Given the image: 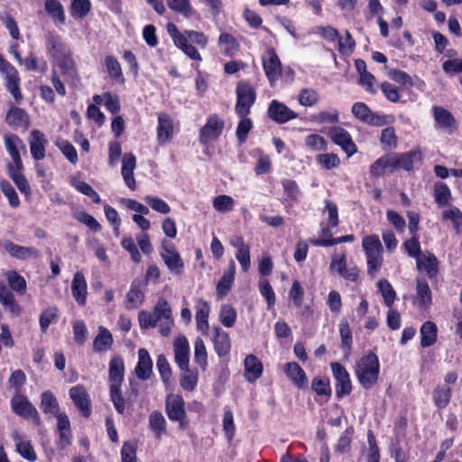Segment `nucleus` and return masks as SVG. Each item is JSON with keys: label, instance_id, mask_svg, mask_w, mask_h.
Returning a JSON list of instances; mask_svg holds the SVG:
<instances>
[{"label": "nucleus", "instance_id": "obj_1", "mask_svg": "<svg viewBox=\"0 0 462 462\" xmlns=\"http://www.w3.org/2000/svg\"><path fill=\"white\" fill-rule=\"evenodd\" d=\"M47 50L53 58L55 67L60 70L65 80L73 81L77 77L75 64L70 56L69 48L59 35L53 33L48 34Z\"/></svg>", "mask_w": 462, "mask_h": 462}, {"label": "nucleus", "instance_id": "obj_2", "mask_svg": "<svg viewBox=\"0 0 462 462\" xmlns=\"http://www.w3.org/2000/svg\"><path fill=\"white\" fill-rule=\"evenodd\" d=\"M5 143L12 162L7 164L9 177L14 180L19 190L25 196L29 195L27 180L23 174V164L20 156L19 147L22 145V140L15 134L5 135Z\"/></svg>", "mask_w": 462, "mask_h": 462}, {"label": "nucleus", "instance_id": "obj_3", "mask_svg": "<svg viewBox=\"0 0 462 462\" xmlns=\"http://www.w3.org/2000/svg\"><path fill=\"white\" fill-rule=\"evenodd\" d=\"M379 373V359L373 351L364 355L355 365V374L364 389H371L376 384Z\"/></svg>", "mask_w": 462, "mask_h": 462}, {"label": "nucleus", "instance_id": "obj_4", "mask_svg": "<svg viewBox=\"0 0 462 462\" xmlns=\"http://www.w3.org/2000/svg\"><path fill=\"white\" fill-rule=\"evenodd\" d=\"M362 248L365 254L367 273L374 277L383 264V245L376 235H369L363 238Z\"/></svg>", "mask_w": 462, "mask_h": 462}, {"label": "nucleus", "instance_id": "obj_5", "mask_svg": "<svg viewBox=\"0 0 462 462\" xmlns=\"http://www.w3.org/2000/svg\"><path fill=\"white\" fill-rule=\"evenodd\" d=\"M0 72L5 75V88L19 104L23 99V95L19 87L20 78L18 71L2 54H0Z\"/></svg>", "mask_w": 462, "mask_h": 462}, {"label": "nucleus", "instance_id": "obj_6", "mask_svg": "<svg viewBox=\"0 0 462 462\" xmlns=\"http://www.w3.org/2000/svg\"><path fill=\"white\" fill-rule=\"evenodd\" d=\"M236 104L235 110L237 116H247L255 102L256 93L254 88L247 82H239L236 89Z\"/></svg>", "mask_w": 462, "mask_h": 462}, {"label": "nucleus", "instance_id": "obj_7", "mask_svg": "<svg viewBox=\"0 0 462 462\" xmlns=\"http://www.w3.org/2000/svg\"><path fill=\"white\" fill-rule=\"evenodd\" d=\"M150 314H152L153 320L156 322V327H159L160 334L167 337L173 326L171 310L168 302L164 300H158Z\"/></svg>", "mask_w": 462, "mask_h": 462}, {"label": "nucleus", "instance_id": "obj_8", "mask_svg": "<svg viewBox=\"0 0 462 462\" xmlns=\"http://www.w3.org/2000/svg\"><path fill=\"white\" fill-rule=\"evenodd\" d=\"M329 268L348 282H356L359 277L358 267L354 263L347 264L346 252L334 254Z\"/></svg>", "mask_w": 462, "mask_h": 462}, {"label": "nucleus", "instance_id": "obj_9", "mask_svg": "<svg viewBox=\"0 0 462 462\" xmlns=\"http://www.w3.org/2000/svg\"><path fill=\"white\" fill-rule=\"evenodd\" d=\"M224 126V121L217 115H210L205 125L199 130V142L207 144L216 141L221 135Z\"/></svg>", "mask_w": 462, "mask_h": 462}, {"label": "nucleus", "instance_id": "obj_10", "mask_svg": "<svg viewBox=\"0 0 462 462\" xmlns=\"http://www.w3.org/2000/svg\"><path fill=\"white\" fill-rule=\"evenodd\" d=\"M328 135L335 144L341 147L348 157L356 153L357 147L346 129L340 126H331L328 130Z\"/></svg>", "mask_w": 462, "mask_h": 462}, {"label": "nucleus", "instance_id": "obj_11", "mask_svg": "<svg viewBox=\"0 0 462 462\" xmlns=\"http://www.w3.org/2000/svg\"><path fill=\"white\" fill-rule=\"evenodd\" d=\"M336 383V394L338 398L349 395L352 391V383L349 373L339 363L334 362L330 365Z\"/></svg>", "mask_w": 462, "mask_h": 462}, {"label": "nucleus", "instance_id": "obj_12", "mask_svg": "<svg viewBox=\"0 0 462 462\" xmlns=\"http://www.w3.org/2000/svg\"><path fill=\"white\" fill-rule=\"evenodd\" d=\"M185 402L180 395H170L166 399V413L168 418L172 421H178L180 429L186 426V411L184 409Z\"/></svg>", "mask_w": 462, "mask_h": 462}, {"label": "nucleus", "instance_id": "obj_13", "mask_svg": "<svg viewBox=\"0 0 462 462\" xmlns=\"http://www.w3.org/2000/svg\"><path fill=\"white\" fill-rule=\"evenodd\" d=\"M262 60L265 75L271 86H274V83L279 79L282 74L281 60L273 48L266 51Z\"/></svg>", "mask_w": 462, "mask_h": 462}, {"label": "nucleus", "instance_id": "obj_14", "mask_svg": "<svg viewBox=\"0 0 462 462\" xmlns=\"http://www.w3.org/2000/svg\"><path fill=\"white\" fill-rule=\"evenodd\" d=\"M268 116L277 124H284L297 118L298 115L284 103L273 100L267 110Z\"/></svg>", "mask_w": 462, "mask_h": 462}, {"label": "nucleus", "instance_id": "obj_15", "mask_svg": "<svg viewBox=\"0 0 462 462\" xmlns=\"http://www.w3.org/2000/svg\"><path fill=\"white\" fill-rule=\"evenodd\" d=\"M174 358L180 370H187L189 365V345L185 336H178L173 342Z\"/></svg>", "mask_w": 462, "mask_h": 462}, {"label": "nucleus", "instance_id": "obj_16", "mask_svg": "<svg viewBox=\"0 0 462 462\" xmlns=\"http://www.w3.org/2000/svg\"><path fill=\"white\" fill-rule=\"evenodd\" d=\"M125 363L121 356H114L109 362V390L121 388L124 381Z\"/></svg>", "mask_w": 462, "mask_h": 462}, {"label": "nucleus", "instance_id": "obj_17", "mask_svg": "<svg viewBox=\"0 0 462 462\" xmlns=\"http://www.w3.org/2000/svg\"><path fill=\"white\" fill-rule=\"evenodd\" d=\"M195 319L197 329L201 333L207 335L209 329L208 316L210 312V306L208 301L199 298L195 300Z\"/></svg>", "mask_w": 462, "mask_h": 462}, {"label": "nucleus", "instance_id": "obj_18", "mask_svg": "<svg viewBox=\"0 0 462 462\" xmlns=\"http://www.w3.org/2000/svg\"><path fill=\"white\" fill-rule=\"evenodd\" d=\"M283 371L296 387L299 389H305L307 387V374L298 363L289 362L285 364Z\"/></svg>", "mask_w": 462, "mask_h": 462}, {"label": "nucleus", "instance_id": "obj_19", "mask_svg": "<svg viewBox=\"0 0 462 462\" xmlns=\"http://www.w3.org/2000/svg\"><path fill=\"white\" fill-rule=\"evenodd\" d=\"M136 167V158L131 153H125L122 159L121 174L125 185L131 189H136V182L134 177V171Z\"/></svg>", "mask_w": 462, "mask_h": 462}, {"label": "nucleus", "instance_id": "obj_20", "mask_svg": "<svg viewBox=\"0 0 462 462\" xmlns=\"http://www.w3.org/2000/svg\"><path fill=\"white\" fill-rule=\"evenodd\" d=\"M172 136L173 120L169 115L165 113L159 114L157 125V141L159 144H165L172 138Z\"/></svg>", "mask_w": 462, "mask_h": 462}, {"label": "nucleus", "instance_id": "obj_21", "mask_svg": "<svg viewBox=\"0 0 462 462\" xmlns=\"http://www.w3.org/2000/svg\"><path fill=\"white\" fill-rule=\"evenodd\" d=\"M69 397L84 417L90 415L89 400L83 385H76L69 390Z\"/></svg>", "mask_w": 462, "mask_h": 462}, {"label": "nucleus", "instance_id": "obj_22", "mask_svg": "<svg viewBox=\"0 0 462 462\" xmlns=\"http://www.w3.org/2000/svg\"><path fill=\"white\" fill-rule=\"evenodd\" d=\"M87 281L81 272H77L71 282V293L75 300L81 306L85 305L87 300Z\"/></svg>", "mask_w": 462, "mask_h": 462}, {"label": "nucleus", "instance_id": "obj_23", "mask_svg": "<svg viewBox=\"0 0 462 462\" xmlns=\"http://www.w3.org/2000/svg\"><path fill=\"white\" fill-rule=\"evenodd\" d=\"M152 372V361L148 351L141 348L138 351V362L135 366V374L140 380H147Z\"/></svg>", "mask_w": 462, "mask_h": 462}, {"label": "nucleus", "instance_id": "obj_24", "mask_svg": "<svg viewBox=\"0 0 462 462\" xmlns=\"http://www.w3.org/2000/svg\"><path fill=\"white\" fill-rule=\"evenodd\" d=\"M245 365V379L253 383L261 377L263 374V364L254 355H248L244 361Z\"/></svg>", "mask_w": 462, "mask_h": 462}, {"label": "nucleus", "instance_id": "obj_25", "mask_svg": "<svg viewBox=\"0 0 462 462\" xmlns=\"http://www.w3.org/2000/svg\"><path fill=\"white\" fill-rule=\"evenodd\" d=\"M45 135L38 130L31 132V154L35 160H42L45 156V148L48 144Z\"/></svg>", "mask_w": 462, "mask_h": 462}, {"label": "nucleus", "instance_id": "obj_26", "mask_svg": "<svg viewBox=\"0 0 462 462\" xmlns=\"http://www.w3.org/2000/svg\"><path fill=\"white\" fill-rule=\"evenodd\" d=\"M214 330V348L219 356L227 355L231 348V341L228 334L219 327L213 328Z\"/></svg>", "mask_w": 462, "mask_h": 462}, {"label": "nucleus", "instance_id": "obj_27", "mask_svg": "<svg viewBox=\"0 0 462 462\" xmlns=\"http://www.w3.org/2000/svg\"><path fill=\"white\" fill-rule=\"evenodd\" d=\"M236 263L233 259L228 263L227 269L224 272L223 276L217 284V293L225 296L230 291L235 280Z\"/></svg>", "mask_w": 462, "mask_h": 462}, {"label": "nucleus", "instance_id": "obj_28", "mask_svg": "<svg viewBox=\"0 0 462 462\" xmlns=\"http://www.w3.org/2000/svg\"><path fill=\"white\" fill-rule=\"evenodd\" d=\"M0 303L5 310L10 311L14 316H18L21 313V307L15 301L14 294L3 283H0Z\"/></svg>", "mask_w": 462, "mask_h": 462}, {"label": "nucleus", "instance_id": "obj_29", "mask_svg": "<svg viewBox=\"0 0 462 462\" xmlns=\"http://www.w3.org/2000/svg\"><path fill=\"white\" fill-rule=\"evenodd\" d=\"M113 341L111 332L105 327L100 326L93 341V349L96 352H106L111 348Z\"/></svg>", "mask_w": 462, "mask_h": 462}, {"label": "nucleus", "instance_id": "obj_30", "mask_svg": "<svg viewBox=\"0 0 462 462\" xmlns=\"http://www.w3.org/2000/svg\"><path fill=\"white\" fill-rule=\"evenodd\" d=\"M393 159V169L402 168L410 171L413 168L414 161L420 158L419 152H409L400 154H390Z\"/></svg>", "mask_w": 462, "mask_h": 462}, {"label": "nucleus", "instance_id": "obj_31", "mask_svg": "<svg viewBox=\"0 0 462 462\" xmlns=\"http://www.w3.org/2000/svg\"><path fill=\"white\" fill-rule=\"evenodd\" d=\"M44 9L57 26L64 24L66 19L64 9L58 0H45Z\"/></svg>", "mask_w": 462, "mask_h": 462}, {"label": "nucleus", "instance_id": "obj_32", "mask_svg": "<svg viewBox=\"0 0 462 462\" xmlns=\"http://www.w3.org/2000/svg\"><path fill=\"white\" fill-rule=\"evenodd\" d=\"M105 66L109 78L116 83L124 84L125 77L121 65L117 59L112 55H108L105 59Z\"/></svg>", "mask_w": 462, "mask_h": 462}, {"label": "nucleus", "instance_id": "obj_33", "mask_svg": "<svg viewBox=\"0 0 462 462\" xmlns=\"http://www.w3.org/2000/svg\"><path fill=\"white\" fill-rule=\"evenodd\" d=\"M420 345L422 347H429L435 344L437 340L438 328L432 321H426L420 329Z\"/></svg>", "mask_w": 462, "mask_h": 462}, {"label": "nucleus", "instance_id": "obj_34", "mask_svg": "<svg viewBox=\"0 0 462 462\" xmlns=\"http://www.w3.org/2000/svg\"><path fill=\"white\" fill-rule=\"evenodd\" d=\"M433 197L436 204L439 208L448 206L452 199L450 189L446 183L441 181L435 183Z\"/></svg>", "mask_w": 462, "mask_h": 462}, {"label": "nucleus", "instance_id": "obj_35", "mask_svg": "<svg viewBox=\"0 0 462 462\" xmlns=\"http://www.w3.org/2000/svg\"><path fill=\"white\" fill-rule=\"evenodd\" d=\"M27 119V113L24 109L12 106L6 113L5 123L12 128L21 127Z\"/></svg>", "mask_w": 462, "mask_h": 462}, {"label": "nucleus", "instance_id": "obj_36", "mask_svg": "<svg viewBox=\"0 0 462 462\" xmlns=\"http://www.w3.org/2000/svg\"><path fill=\"white\" fill-rule=\"evenodd\" d=\"M70 185L81 194L89 197L94 203H100L101 198L98 193L87 182L81 180L79 177L70 179Z\"/></svg>", "mask_w": 462, "mask_h": 462}, {"label": "nucleus", "instance_id": "obj_37", "mask_svg": "<svg viewBox=\"0 0 462 462\" xmlns=\"http://www.w3.org/2000/svg\"><path fill=\"white\" fill-rule=\"evenodd\" d=\"M149 426L157 439H161L166 433V420L161 411H153L151 412Z\"/></svg>", "mask_w": 462, "mask_h": 462}, {"label": "nucleus", "instance_id": "obj_38", "mask_svg": "<svg viewBox=\"0 0 462 462\" xmlns=\"http://www.w3.org/2000/svg\"><path fill=\"white\" fill-rule=\"evenodd\" d=\"M13 411L23 418H29V401L25 395L15 393L11 400Z\"/></svg>", "mask_w": 462, "mask_h": 462}, {"label": "nucleus", "instance_id": "obj_39", "mask_svg": "<svg viewBox=\"0 0 462 462\" xmlns=\"http://www.w3.org/2000/svg\"><path fill=\"white\" fill-rule=\"evenodd\" d=\"M57 427L59 430L61 445L67 446L70 439V425L68 416L65 413H57Z\"/></svg>", "mask_w": 462, "mask_h": 462}, {"label": "nucleus", "instance_id": "obj_40", "mask_svg": "<svg viewBox=\"0 0 462 462\" xmlns=\"http://www.w3.org/2000/svg\"><path fill=\"white\" fill-rule=\"evenodd\" d=\"M442 219L448 220L452 223L456 233H460L462 230V212L461 210L455 207L450 206L448 208L443 210L442 212Z\"/></svg>", "mask_w": 462, "mask_h": 462}, {"label": "nucleus", "instance_id": "obj_41", "mask_svg": "<svg viewBox=\"0 0 462 462\" xmlns=\"http://www.w3.org/2000/svg\"><path fill=\"white\" fill-rule=\"evenodd\" d=\"M433 402L439 409L448 406L451 399V389L448 386H437L433 391Z\"/></svg>", "mask_w": 462, "mask_h": 462}, {"label": "nucleus", "instance_id": "obj_42", "mask_svg": "<svg viewBox=\"0 0 462 462\" xmlns=\"http://www.w3.org/2000/svg\"><path fill=\"white\" fill-rule=\"evenodd\" d=\"M393 163L390 154L382 156L370 166V173L374 177H381L387 169H393Z\"/></svg>", "mask_w": 462, "mask_h": 462}, {"label": "nucleus", "instance_id": "obj_43", "mask_svg": "<svg viewBox=\"0 0 462 462\" xmlns=\"http://www.w3.org/2000/svg\"><path fill=\"white\" fill-rule=\"evenodd\" d=\"M416 291L420 306H429L431 302V291L425 279L417 280Z\"/></svg>", "mask_w": 462, "mask_h": 462}, {"label": "nucleus", "instance_id": "obj_44", "mask_svg": "<svg viewBox=\"0 0 462 462\" xmlns=\"http://www.w3.org/2000/svg\"><path fill=\"white\" fill-rule=\"evenodd\" d=\"M338 328L341 338V347L344 349L346 354L349 355L352 346V331L348 321L343 319L339 322Z\"/></svg>", "mask_w": 462, "mask_h": 462}, {"label": "nucleus", "instance_id": "obj_45", "mask_svg": "<svg viewBox=\"0 0 462 462\" xmlns=\"http://www.w3.org/2000/svg\"><path fill=\"white\" fill-rule=\"evenodd\" d=\"M218 44L226 55H232L238 50L239 47L236 39L227 32H222L219 35Z\"/></svg>", "mask_w": 462, "mask_h": 462}, {"label": "nucleus", "instance_id": "obj_46", "mask_svg": "<svg viewBox=\"0 0 462 462\" xmlns=\"http://www.w3.org/2000/svg\"><path fill=\"white\" fill-rule=\"evenodd\" d=\"M377 287L383 298L384 304L390 308L396 299V293L392 284L388 280L382 279L377 282Z\"/></svg>", "mask_w": 462, "mask_h": 462}, {"label": "nucleus", "instance_id": "obj_47", "mask_svg": "<svg viewBox=\"0 0 462 462\" xmlns=\"http://www.w3.org/2000/svg\"><path fill=\"white\" fill-rule=\"evenodd\" d=\"M416 263L418 269H423L430 275L437 272V258L433 254H421L416 259Z\"/></svg>", "mask_w": 462, "mask_h": 462}, {"label": "nucleus", "instance_id": "obj_48", "mask_svg": "<svg viewBox=\"0 0 462 462\" xmlns=\"http://www.w3.org/2000/svg\"><path fill=\"white\" fill-rule=\"evenodd\" d=\"M237 318L236 310L234 307L229 304H224L221 306L219 312V320L225 328H232Z\"/></svg>", "mask_w": 462, "mask_h": 462}, {"label": "nucleus", "instance_id": "obj_49", "mask_svg": "<svg viewBox=\"0 0 462 462\" xmlns=\"http://www.w3.org/2000/svg\"><path fill=\"white\" fill-rule=\"evenodd\" d=\"M41 409L51 415H56L59 411V404L55 396L49 391L42 394Z\"/></svg>", "mask_w": 462, "mask_h": 462}, {"label": "nucleus", "instance_id": "obj_50", "mask_svg": "<svg viewBox=\"0 0 462 462\" xmlns=\"http://www.w3.org/2000/svg\"><path fill=\"white\" fill-rule=\"evenodd\" d=\"M433 114L436 123L443 128L451 127L455 122L451 113L441 106H434Z\"/></svg>", "mask_w": 462, "mask_h": 462}, {"label": "nucleus", "instance_id": "obj_51", "mask_svg": "<svg viewBox=\"0 0 462 462\" xmlns=\"http://www.w3.org/2000/svg\"><path fill=\"white\" fill-rule=\"evenodd\" d=\"M213 208L220 213L232 211L235 208V200L228 195H218L213 199Z\"/></svg>", "mask_w": 462, "mask_h": 462}, {"label": "nucleus", "instance_id": "obj_52", "mask_svg": "<svg viewBox=\"0 0 462 462\" xmlns=\"http://www.w3.org/2000/svg\"><path fill=\"white\" fill-rule=\"evenodd\" d=\"M223 430L227 440L231 441L235 437L236 426L233 412L227 406L224 408Z\"/></svg>", "mask_w": 462, "mask_h": 462}, {"label": "nucleus", "instance_id": "obj_53", "mask_svg": "<svg viewBox=\"0 0 462 462\" xmlns=\"http://www.w3.org/2000/svg\"><path fill=\"white\" fill-rule=\"evenodd\" d=\"M299 103L303 106H313L319 101V95L313 88H302L298 97Z\"/></svg>", "mask_w": 462, "mask_h": 462}, {"label": "nucleus", "instance_id": "obj_54", "mask_svg": "<svg viewBox=\"0 0 462 462\" xmlns=\"http://www.w3.org/2000/svg\"><path fill=\"white\" fill-rule=\"evenodd\" d=\"M305 145L312 152L326 151L328 143L325 138L318 134H311L306 136Z\"/></svg>", "mask_w": 462, "mask_h": 462}, {"label": "nucleus", "instance_id": "obj_55", "mask_svg": "<svg viewBox=\"0 0 462 462\" xmlns=\"http://www.w3.org/2000/svg\"><path fill=\"white\" fill-rule=\"evenodd\" d=\"M8 284L12 290L15 291L20 294L26 292V281L15 271H10L7 273Z\"/></svg>", "mask_w": 462, "mask_h": 462}, {"label": "nucleus", "instance_id": "obj_56", "mask_svg": "<svg viewBox=\"0 0 462 462\" xmlns=\"http://www.w3.org/2000/svg\"><path fill=\"white\" fill-rule=\"evenodd\" d=\"M185 374L180 379V384L183 390L188 392H192L197 384L199 380L198 372L195 370H190L189 367L187 370H183Z\"/></svg>", "mask_w": 462, "mask_h": 462}, {"label": "nucleus", "instance_id": "obj_57", "mask_svg": "<svg viewBox=\"0 0 462 462\" xmlns=\"http://www.w3.org/2000/svg\"><path fill=\"white\" fill-rule=\"evenodd\" d=\"M241 119L237 125L236 135L239 143H243L253 128V122L247 116H238Z\"/></svg>", "mask_w": 462, "mask_h": 462}, {"label": "nucleus", "instance_id": "obj_58", "mask_svg": "<svg viewBox=\"0 0 462 462\" xmlns=\"http://www.w3.org/2000/svg\"><path fill=\"white\" fill-rule=\"evenodd\" d=\"M258 287L261 295L267 301L268 309H273L276 302V297L269 281L267 279H261Z\"/></svg>", "mask_w": 462, "mask_h": 462}, {"label": "nucleus", "instance_id": "obj_59", "mask_svg": "<svg viewBox=\"0 0 462 462\" xmlns=\"http://www.w3.org/2000/svg\"><path fill=\"white\" fill-rule=\"evenodd\" d=\"M169 271L174 274L182 273L184 263L179 253L172 254L162 258Z\"/></svg>", "mask_w": 462, "mask_h": 462}, {"label": "nucleus", "instance_id": "obj_60", "mask_svg": "<svg viewBox=\"0 0 462 462\" xmlns=\"http://www.w3.org/2000/svg\"><path fill=\"white\" fill-rule=\"evenodd\" d=\"M166 3L172 11L185 17H189L192 14L193 9L189 0H166Z\"/></svg>", "mask_w": 462, "mask_h": 462}, {"label": "nucleus", "instance_id": "obj_61", "mask_svg": "<svg viewBox=\"0 0 462 462\" xmlns=\"http://www.w3.org/2000/svg\"><path fill=\"white\" fill-rule=\"evenodd\" d=\"M194 360L203 369L207 365L208 353L203 340L197 337L194 342Z\"/></svg>", "mask_w": 462, "mask_h": 462}, {"label": "nucleus", "instance_id": "obj_62", "mask_svg": "<svg viewBox=\"0 0 462 462\" xmlns=\"http://www.w3.org/2000/svg\"><path fill=\"white\" fill-rule=\"evenodd\" d=\"M89 0H73L70 6V14L75 18H83L90 11Z\"/></svg>", "mask_w": 462, "mask_h": 462}, {"label": "nucleus", "instance_id": "obj_63", "mask_svg": "<svg viewBox=\"0 0 462 462\" xmlns=\"http://www.w3.org/2000/svg\"><path fill=\"white\" fill-rule=\"evenodd\" d=\"M397 140L393 127H386L382 130L380 143L385 150L395 148L397 145Z\"/></svg>", "mask_w": 462, "mask_h": 462}, {"label": "nucleus", "instance_id": "obj_64", "mask_svg": "<svg viewBox=\"0 0 462 462\" xmlns=\"http://www.w3.org/2000/svg\"><path fill=\"white\" fill-rule=\"evenodd\" d=\"M143 199L152 210L158 213L169 214L171 212V207L168 203L158 197L148 195Z\"/></svg>", "mask_w": 462, "mask_h": 462}]
</instances>
